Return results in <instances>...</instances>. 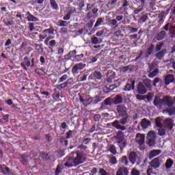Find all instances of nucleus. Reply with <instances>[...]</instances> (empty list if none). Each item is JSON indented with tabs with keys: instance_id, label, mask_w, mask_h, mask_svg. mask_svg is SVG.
Here are the masks:
<instances>
[{
	"instance_id": "nucleus-48",
	"label": "nucleus",
	"mask_w": 175,
	"mask_h": 175,
	"mask_svg": "<svg viewBox=\"0 0 175 175\" xmlns=\"http://www.w3.org/2000/svg\"><path fill=\"white\" fill-rule=\"evenodd\" d=\"M148 20V16L144 15L143 16H141L139 19V24H143L144 23H146Z\"/></svg>"
},
{
	"instance_id": "nucleus-1",
	"label": "nucleus",
	"mask_w": 175,
	"mask_h": 175,
	"mask_svg": "<svg viewBox=\"0 0 175 175\" xmlns=\"http://www.w3.org/2000/svg\"><path fill=\"white\" fill-rule=\"evenodd\" d=\"M116 111L121 118L120 120H115L112 122V126L116 129H120V131H125L126 128L124 126L128 122V118L129 115L128 114V108L124 104L119 105L116 107Z\"/></svg>"
},
{
	"instance_id": "nucleus-22",
	"label": "nucleus",
	"mask_w": 175,
	"mask_h": 175,
	"mask_svg": "<svg viewBox=\"0 0 175 175\" xmlns=\"http://www.w3.org/2000/svg\"><path fill=\"white\" fill-rule=\"evenodd\" d=\"M120 165H123V166H129V161H128V157L123 156L119 159Z\"/></svg>"
},
{
	"instance_id": "nucleus-28",
	"label": "nucleus",
	"mask_w": 175,
	"mask_h": 175,
	"mask_svg": "<svg viewBox=\"0 0 175 175\" xmlns=\"http://www.w3.org/2000/svg\"><path fill=\"white\" fill-rule=\"evenodd\" d=\"M50 5L52 10H59V7H58V3L55 0H50Z\"/></svg>"
},
{
	"instance_id": "nucleus-58",
	"label": "nucleus",
	"mask_w": 175,
	"mask_h": 175,
	"mask_svg": "<svg viewBox=\"0 0 175 175\" xmlns=\"http://www.w3.org/2000/svg\"><path fill=\"white\" fill-rule=\"evenodd\" d=\"M29 157V156L22 155L21 158L22 163L23 164L27 163V162H28Z\"/></svg>"
},
{
	"instance_id": "nucleus-38",
	"label": "nucleus",
	"mask_w": 175,
	"mask_h": 175,
	"mask_svg": "<svg viewBox=\"0 0 175 175\" xmlns=\"http://www.w3.org/2000/svg\"><path fill=\"white\" fill-rule=\"evenodd\" d=\"M55 31V29H45L44 30H43L42 33H49V35H55V33H54Z\"/></svg>"
},
{
	"instance_id": "nucleus-49",
	"label": "nucleus",
	"mask_w": 175,
	"mask_h": 175,
	"mask_svg": "<svg viewBox=\"0 0 175 175\" xmlns=\"http://www.w3.org/2000/svg\"><path fill=\"white\" fill-rule=\"evenodd\" d=\"M158 131H159V133H158L159 136H165V135H166V130H165V129L161 127L159 129Z\"/></svg>"
},
{
	"instance_id": "nucleus-25",
	"label": "nucleus",
	"mask_w": 175,
	"mask_h": 175,
	"mask_svg": "<svg viewBox=\"0 0 175 175\" xmlns=\"http://www.w3.org/2000/svg\"><path fill=\"white\" fill-rule=\"evenodd\" d=\"M166 53H167V50L166 49H163L162 51H159L156 55L155 57L159 59H162L165 55H166Z\"/></svg>"
},
{
	"instance_id": "nucleus-32",
	"label": "nucleus",
	"mask_w": 175,
	"mask_h": 175,
	"mask_svg": "<svg viewBox=\"0 0 175 175\" xmlns=\"http://www.w3.org/2000/svg\"><path fill=\"white\" fill-rule=\"evenodd\" d=\"M159 73V70L158 68H156L153 71H151L149 72L148 77H150V79H154L155 76H158V74Z\"/></svg>"
},
{
	"instance_id": "nucleus-15",
	"label": "nucleus",
	"mask_w": 175,
	"mask_h": 175,
	"mask_svg": "<svg viewBox=\"0 0 175 175\" xmlns=\"http://www.w3.org/2000/svg\"><path fill=\"white\" fill-rule=\"evenodd\" d=\"M0 173L4 175H11L10 168L5 165H0Z\"/></svg>"
},
{
	"instance_id": "nucleus-8",
	"label": "nucleus",
	"mask_w": 175,
	"mask_h": 175,
	"mask_svg": "<svg viewBox=\"0 0 175 175\" xmlns=\"http://www.w3.org/2000/svg\"><path fill=\"white\" fill-rule=\"evenodd\" d=\"M125 29L128 33H136V32L139 31V27H135V23H131V25L125 27Z\"/></svg>"
},
{
	"instance_id": "nucleus-9",
	"label": "nucleus",
	"mask_w": 175,
	"mask_h": 175,
	"mask_svg": "<svg viewBox=\"0 0 175 175\" xmlns=\"http://www.w3.org/2000/svg\"><path fill=\"white\" fill-rule=\"evenodd\" d=\"M84 69V64L81 63L77 64L75 66L72 67V75H79L80 70H83Z\"/></svg>"
},
{
	"instance_id": "nucleus-26",
	"label": "nucleus",
	"mask_w": 175,
	"mask_h": 175,
	"mask_svg": "<svg viewBox=\"0 0 175 175\" xmlns=\"http://www.w3.org/2000/svg\"><path fill=\"white\" fill-rule=\"evenodd\" d=\"M27 16V21H34L36 23V21H39V18H36V16L31 14L29 11L27 12V14L25 15Z\"/></svg>"
},
{
	"instance_id": "nucleus-61",
	"label": "nucleus",
	"mask_w": 175,
	"mask_h": 175,
	"mask_svg": "<svg viewBox=\"0 0 175 175\" xmlns=\"http://www.w3.org/2000/svg\"><path fill=\"white\" fill-rule=\"evenodd\" d=\"M68 79V75H62L59 79V83H64V81H65V80H66Z\"/></svg>"
},
{
	"instance_id": "nucleus-40",
	"label": "nucleus",
	"mask_w": 175,
	"mask_h": 175,
	"mask_svg": "<svg viewBox=\"0 0 175 175\" xmlns=\"http://www.w3.org/2000/svg\"><path fill=\"white\" fill-rule=\"evenodd\" d=\"M40 95H43L44 99H50V92L40 90Z\"/></svg>"
},
{
	"instance_id": "nucleus-5",
	"label": "nucleus",
	"mask_w": 175,
	"mask_h": 175,
	"mask_svg": "<svg viewBox=\"0 0 175 175\" xmlns=\"http://www.w3.org/2000/svg\"><path fill=\"white\" fill-rule=\"evenodd\" d=\"M135 84H136L135 80H130L127 81V83L123 88V91L129 92L130 91H133L135 90Z\"/></svg>"
},
{
	"instance_id": "nucleus-4",
	"label": "nucleus",
	"mask_w": 175,
	"mask_h": 175,
	"mask_svg": "<svg viewBox=\"0 0 175 175\" xmlns=\"http://www.w3.org/2000/svg\"><path fill=\"white\" fill-rule=\"evenodd\" d=\"M164 97L161 98V96H155L153 100V105L158 109H162V107L164 106Z\"/></svg>"
},
{
	"instance_id": "nucleus-35",
	"label": "nucleus",
	"mask_w": 175,
	"mask_h": 175,
	"mask_svg": "<svg viewBox=\"0 0 175 175\" xmlns=\"http://www.w3.org/2000/svg\"><path fill=\"white\" fill-rule=\"evenodd\" d=\"M12 16H14L16 14V18H19L21 21H23V18L24 17V14H23V12H12Z\"/></svg>"
},
{
	"instance_id": "nucleus-18",
	"label": "nucleus",
	"mask_w": 175,
	"mask_h": 175,
	"mask_svg": "<svg viewBox=\"0 0 175 175\" xmlns=\"http://www.w3.org/2000/svg\"><path fill=\"white\" fill-rule=\"evenodd\" d=\"M154 49H155V45L154 44H152L148 47L147 51L145 54L146 58H150L151 56V54L154 53Z\"/></svg>"
},
{
	"instance_id": "nucleus-13",
	"label": "nucleus",
	"mask_w": 175,
	"mask_h": 175,
	"mask_svg": "<svg viewBox=\"0 0 175 175\" xmlns=\"http://www.w3.org/2000/svg\"><path fill=\"white\" fill-rule=\"evenodd\" d=\"M116 175H128L129 174V170L126 167H120L117 170Z\"/></svg>"
},
{
	"instance_id": "nucleus-7",
	"label": "nucleus",
	"mask_w": 175,
	"mask_h": 175,
	"mask_svg": "<svg viewBox=\"0 0 175 175\" xmlns=\"http://www.w3.org/2000/svg\"><path fill=\"white\" fill-rule=\"evenodd\" d=\"M137 90L138 94H139L140 95H144V94L147 93V85L144 84L142 82H139L138 83Z\"/></svg>"
},
{
	"instance_id": "nucleus-23",
	"label": "nucleus",
	"mask_w": 175,
	"mask_h": 175,
	"mask_svg": "<svg viewBox=\"0 0 175 175\" xmlns=\"http://www.w3.org/2000/svg\"><path fill=\"white\" fill-rule=\"evenodd\" d=\"M166 34L167 33L166 31H165V30L161 31L157 34V36H156L157 40H158L159 42L161 40H163V39H165V36H166Z\"/></svg>"
},
{
	"instance_id": "nucleus-16",
	"label": "nucleus",
	"mask_w": 175,
	"mask_h": 175,
	"mask_svg": "<svg viewBox=\"0 0 175 175\" xmlns=\"http://www.w3.org/2000/svg\"><path fill=\"white\" fill-rule=\"evenodd\" d=\"M129 159L132 165H135L136 159H137V153L136 152H131L129 155Z\"/></svg>"
},
{
	"instance_id": "nucleus-39",
	"label": "nucleus",
	"mask_w": 175,
	"mask_h": 175,
	"mask_svg": "<svg viewBox=\"0 0 175 175\" xmlns=\"http://www.w3.org/2000/svg\"><path fill=\"white\" fill-rule=\"evenodd\" d=\"M154 98V93L149 92L147 94V95H145V99H147L148 102L150 103L151 100H152V98Z\"/></svg>"
},
{
	"instance_id": "nucleus-31",
	"label": "nucleus",
	"mask_w": 175,
	"mask_h": 175,
	"mask_svg": "<svg viewBox=\"0 0 175 175\" xmlns=\"http://www.w3.org/2000/svg\"><path fill=\"white\" fill-rule=\"evenodd\" d=\"M104 23H105V18H97L96 22L94 25V28H98V27H100V25H103Z\"/></svg>"
},
{
	"instance_id": "nucleus-21",
	"label": "nucleus",
	"mask_w": 175,
	"mask_h": 175,
	"mask_svg": "<svg viewBox=\"0 0 175 175\" xmlns=\"http://www.w3.org/2000/svg\"><path fill=\"white\" fill-rule=\"evenodd\" d=\"M151 125V121L148 120L147 118H144L141 122V126L142 129H147Z\"/></svg>"
},
{
	"instance_id": "nucleus-57",
	"label": "nucleus",
	"mask_w": 175,
	"mask_h": 175,
	"mask_svg": "<svg viewBox=\"0 0 175 175\" xmlns=\"http://www.w3.org/2000/svg\"><path fill=\"white\" fill-rule=\"evenodd\" d=\"M148 144L149 147H152V146L155 145V139H154V138L148 139Z\"/></svg>"
},
{
	"instance_id": "nucleus-10",
	"label": "nucleus",
	"mask_w": 175,
	"mask_h": 175,
	"mask_svg": "<svg viewBox=\"0 0 175 175\" xmlns=\"http://www.w3.org/2000/svg\"><path fill=\"white\" fill-rule=\"evenodd\" d=\"M21 66L24 70H25L26 72H28V68L31 66V60H29V58H28V57L26 56L23 58V62L21 64Z\"/></svg>"
},
{
	"instance_id": "nucleus-14",
	"label": "nucleus",
	"mask_w": 175,
	"mask_h": 175,
	"mask_svg": "<svg viewBox=\"0 0 175 175\" xmlns=\"http://www.w3.org/2000/svg\"><path fill=\"white\" fill-rule=\"evenodd\" d=\"M166 105L167 107H172L174 105V100H172L171 97L165 96H164V106Z\"/></svg>"
},
{
	"instance_id": "nucleus-24",
	"label": "nucleus",
	"mask_w": 175,
	"mask_h": 175,
	"mask_svg": "<svg viewBox=\"0 0 175 175\" xmlns=\"http://www.w3.org/2000/svg\"><path fill=\"white\" fill-rule=\"evenodd\" d=\"M113 99L114 105H121L122 103V96L118 94Z\"/></svg>"
},
{
	"instance_id": "nucleus-37",
	"label": "nucleus",
	"mask_w": 175,
	"mask_h": 175,
	"mask_svg": "<svg viewBox=\"0 0 175 175\" xmlns=\"http://www.w3.org/2000/svg\"><path fill=\"white\" fill-rule=\"evenodd\" d=\"M114 103L113 101V98L108 97L104 100V105L105 106H111Z\"/></svg>"
},
{
	"instance_id": "nucleus-33",
	"label": "nucleus",
	"mask_w": 175,
	"mask_h": 175,
	"mask_svg": "<svg viewBox=\"0 0 175 175\" xmlns=\"http://www.w3.org/2000/svg\"><path fill=\"white\" fill-rule=\"evenodd\" d=\"M173 163H174V161H173V160L171 158L167 159L165 161V167L167 169H170V167L173 166Z\"/></svg>"
},
{
	"instance_id": "nucleus-41",
	"label": "nucleus",
	"mask_w": 175,
	"mask_h": 175,
	"mask_svg": "<svg viewBox=\"0 0 175 175\" xmlns=\"http://www.w3.org/2000/svg\"><path fill=\"white\" fill-rule=\"evenodd\" d=\"M107 76L112 80H114V78L116 77V72H113L111 70H109L107 72Z\"/></svg>"
},
{
	"instance_id": "nucleus-20",
	"label": "nucleus",
	"mask_w": 175,
	"mask_h": 175,
	"mask_svg": "<svg viewBox=\"0 0 175 175\" xmlns=\"http://www.w3.org/2000/svg\"><path fill=\"white\" fill-rule=\"evenodd\" d=\"M161 150H152L149 152L148 158L149 159H152V158H155V157H158L159 154H161Z\"/></svg>"
},
{
	"instance_id": "nucleus-54",
	"label": "nucleus",
	"mask_w": 175,
	"mask_h": 175,
	"mask_svg": "<svg viewBox=\"0 0 175 175\" xmlns=\"http://www.w3.org/2000/svg\"><path fill=\"white\" fill-rule=\"evenodd\" d=\"M36 49L39 54L43 53V48L39 44H36Z\"/></svg>"
},
{
	"instance_id": "nucleus-59",
	"label": "nucleus",
	"mask_w": 175,
	"mask_h": 175,
	"mask_svg": "<svg viewBox=\"0 0 175 175\" xmlns=\"http://www.w3.org/2000/svg\"><path fill=\"white\" fill-rule=\"evenodd\" d=\"M61 172H62V168L61 167L60 165H58L56 167L55 171V175H59V173H61Z\"/></svg>"
},
{
	"instance_id": "nucleus-43",
	"label": "nucleus",
	"mask_w": 175,
	"mask_h": 175,
	"mask_svg": "<svg viewBox=\"0 0 175 175\" xmlns=\"http://www.w3.org/2000/svg\"><path fill=\"white\" fill-rule=\"evenodd\" d=\"M145 7H142V5H139L138 8H135L133 11V14H140V12L144 9Z\"/></svg>"
},
{
	"instance_id": "nucleus-12",
	"label": "nucleus",
	"mask_w": 175,
	"mask_h": 175,
	"mask_svg": "<svg viewBox=\"0 0 175 175\" xmlns=\"http://www.w3.org/2000/svg\"><path fill=\"white\" fill-rule=\"evenodd\" d=\"M174 75L173 74H168L164 79L165 85H169L171 83H174Z\"/></svg>"
},
{
	"instance_id": "nucleus-52",
	"label": "nucleus",
	"mask_w": 175,
	"mask_h": 175,
	"mask_svg": "<svg viewBox=\"0 0 175 175\" xmlns=\"http://www.w3.org/2000/svg\"><path fill=\"white\" fill-rule=\"evenodd\" d=\"M4 23L6 27H9V25H13L14 24V21L13 20H4Z\"/></svg>"
},
{
	"instance_id": "nucleus-19",
	"label": "nucleus",
	"mask_w": 175,
	"mask_h": 175,
	"mask_svg": "<svg viewBox=\"0 0 175 175\" xmlns=\"http://www.w3.org/2000/svg\"><path fill=\"white\" fill-rule=\"evenodd\" d=\"M79 100L84 106H88V105L92 103V101L94 100V98L92 97L88 98H83V97L79 98Z\"/></svg>"
},
{
	"instance_id": "nucleus-29",
	"label": "nucleus",
	"mask_w": 175,
	"mask_h": 175,
	"mask_svg": "<svg viewBox=\"0 0 175 175\" xmlns=\"http://www.w3.org/2000/svg\"><path fill=\"white\" fill-rule=\"evenodd\" d=\"M163 111L167 113L169 116H174V114H175V107H168V108L164 109Z\"/></svg>"
},
{
	"instance_id": "nucleus-55",
	"label": "nucleus",
	"mask_w": 175,
	"mask_h": 175,
	"mask_svg": "<svg viewBox=\"0 0 175 175\" xmlns=\"http://www.w3.org/2000/svg\"><path fill=\"white\" fill-rule=\"evenodd\" d=\"M173 25H170V23H167L166 25H165L162 29H163L165 31H170V27H172Z\"/></svg>"
},
{
	"instance_id": "nucleus-51",
	"label": "nucleus",
	"mask_w": 175,
	"mask_h": 175,
	"mask_svg": "<svg viewBox=\"0 0 175 175\" xmlns=\"http://www.w3.org/2000/svg\"><path fill=\"white\" fill-rule=\"evenodd\" d=\"M35 73L39 75L40 76H42L43 75H44L45 72L44 70L42 68H38L35 70Z\"/></svg>"
},
{
	"instance_id": "nucleus-45",
	"label": "nucleus",
	"mask_w": 175,
	"mask_h": 175,
	"mask_svg": "<svg viewBox=\"0 0 175 175\" xmlns=\"http://www.w3.org/2000/svg\"><path fill=\"white\" fill-rule=\"evenodd\" d=\"M109 163H111L112 165H117V157L114 156H110Z\"/></svg>"
},
{
	"instance_id": "nucleus-62",
	"label": "nucleus",
	"mask_w": 175,
	"mask_h": 175,
	"mask_svg": "<svg viewBox=\"0 0 175 175\" xmlns=\"http://www.w3.org/2000/svg\"><path fill=\"white\" fill-rule=\"evenodd\" d=\"M59 27H68V22L65 21H59Z\"/></svg>"
},
{
	"instance_id": "nucleus-6",
	"label": "nucleus",
	"mask_w": 175,
	"mask_h": 175,
	"mask_svg": "<svg viewBox=\"0 0 175 175\" xmlns=\"http://www.w3.org/2000/svg\"><path fill=\"white\" fill-rule=\"evenodd\" d=\"M102 79V73L99 71L94 70L92 74L88 77V80H101Z\"/></svg>"
},
{
	"instance_id": "nucleus-63",
	"label": "nucleus",
	"mask_w": 175,
	"mask_h": 175,
	"mask_svg": "<svg viewBox=\"0 0 175 175\" xmlns=\"http://www.w3.org/2000/svg\"><path fill=\"white\" fill-rule=\"evenodd\" d=\"M131 175H140V171L136 169H133L131 171Z\"/></svg>"
},
{
	"instance_id": "nucleus-60",
	"label": "nucleus",
	"mask_w": 175,
	"mask_h": 175,
	"mask_svg": "<svg viewBox=\"0 0 175 175\" xmlns=\"http://www.w3.org/2000/svg\"><path fill=\"white\" fill-rule=\"evenodd\" d=\"M92 44H99V40L96 37H93L91 38Z\"/></svg>"
},
{
	"instance_id": "nucleus-2",
	"label": "nucleus",
	"mask_w": 175,
	"mask_h": 175,
	"mask_svg": "<svg viewBox=\"0 0 175 175\" xmlns=\"http://www.w3.org/2000/svg\"><path fill=\"white\" fill-rule=\"evenodd\" d=\"M64 59L66 61H73L74 62H81L84 59V55L79 53L76 49L70 51L68 54L64 55Z\"/></svg>"
},
{
	"instance_id": "nucleus-3",
	"label": "nucleus",
	"mask_w": 175,
	"mask_h": 175,
	"mask_svg": "<svg viewBox=\"0 0 175 175\" xmlns=\"http://www.w3.org/2000/svg\"><path fill=\"white\" fill-rule=\"evenodd\" d=\"M77 157L73 159L74 166H78L85 162V154L83 151H77L76 152Z\"/></svg>"
},
{
	"instance_id": "nucleus-50",
	"label": "nucleus",
	"mask_w": 175,
	"mask_h": 175,
	"mask_svg": "<svg viewBox=\"0 0 175 175\" xmlns=\"http://www.w3.org/2000/svg\"><path fill=\"white\" fill-rule=\"evenodd\" d=\"M148 137H150V139H155L157 137V135L155 134V131H150L148 133Z\"/></svg>"
},
{
	"instance_id": "nucleus-46",
	"label": "nucleus",
	"mask_w": 175,
	"mask_h": 175,
	"mask_svg": "<svg viewBox=\"0 0 175 175\" xmlns=\"http://www.w3.org/2000/svg\"><path fill=\"white\" fill-rule=\"evenodd\" d=\"M109 152H111V154H113V155H116V154H117V149L116 148V146L111 145L109 147Z\"/></svg>"
},
{
	"instance_id": "nucleus-11",
	"label": "nucleus",
	"mask_w": 175,
	"mask_h": 175,
	"mask_svg": "<svg viewBox=\"0 0 175 175\" xmlns=\"http://www.w3.org/2000/svg\"><path fill=\"white\" fill-rule=\"evenodd\" d=\"M149 165L150 167L153 169H158L161 166V161H159V157L153 159L150 163Z\"/></svg>"
},
{
	"instance_id": "nucleus-27",
	"label": "nucleus",
	"mask_w": 175,
	"mask_h": 175,
	"mask_svg": "<svg viewBox=\"0 0 175 175\" xmlns=\"http://www.w3.org/2000/svg\"><path fill=\"white\" fill-rule=\"evenodd\" d=\"M44 2V0H31L29 1V3L32 6H37L38 5H40V6H43Z\"/></svg>"
},
{
	"instance_id": "nucleus-56",
	"label": "nucleus",
	"mask_w": 175,
	"mask_h": 175,
	"mask_svg": "<svg viewBox=\"0 0 175 175\" xmlns=\"http://www.w3.org/2000/svg\"><path fill=\"white\" fill-rule=\"evenodd\" d=\"M94 6H95L94 3H88L85 12H90V10H91V9H94Z\"/></svg>"
},
{
	"instance_id": "nucleus-64",
	"label": "nucleus",
	"mask_w": 175,
	"mask_h": 175,
	"mask_svg": "<svg viewBox=\"0 0 175 175\" xmlns=\"http://www.w3.org/2000/svg\"><path fill=\"white\" fill-rule=\"evenodd\" d=\"M99 174H100V175H110V174H109L108 172H106V171L105 170V169H103V168L100 169V170H99Z\"/></svg>"
},
{
	"instance_id": "nucleus-47",
	"label": "nucleus",
	"mask_w": 175,
	"mask_h": 175,
	"mask_svg": "<svg viewBox=\"0 0 175 175\" xmlns=\"http://www.w3.org/2000/svg\"><path fill=\"white\" fill-rule=\"evenodd\" d=\"M59 142L63 146H66H66H68V144H69V142L68 141V139H66L65 138L59 139Z\"/></svg>"
},
{
	"instance_id": "nucleus-36",
	"label": "nucleus",
	"mask_w": 175,
	"mask_h": 175,
	"mask_svg": "<svg viewBox=\"0 0 175 175\" xmlns=\"http://www.w3.org/2000/svg\"><path fill=\"white\" fill-rule=\"evenodd\" d=\"M154 121L157 128H162V118L161 117L156 118Z\"/></svg>"
},
{
	"instance_id": "nucleus-34",
	"label": "nucleus",
	"mask_w": 175,
	"mask_h": 175,
	"mask_svg": "<svg viewBox=\"0 0 175 175\" xmlns=\"http://www.w3.org/2000/svg\"><path fill=\"white\" fill-rule=\"evenodd\" d=\"M105 99V97L103 96H96L95 97L93 98V103L96 105V103H99V102H102V100Z\"/></svg>"
},
{
	"instance_id": "nucleus-44",
	"label": "nucleus",
	"mask_w": 175,
	"mask_h": 175,
	"mask_svg": "<svg viewBox=\"0 0 175 175\" xmlns=\"http://www.w3.org/2000/svg\"><path fill=\"white\" fill-rule=\"evenodd\" d=\"M70 161H73V158L68 157V161L64 163V166H66L67 167H72L73 166V163H70Z\"/></svg>"
},
{
	"instance_id": "nucleus-53",
	"label": "nucleus",
	"mask_w": 175,
	"mask_h": 175,
	"mask_svg": "<svg viewBox=\"0 0 175 175\" xmlns=\"http://www.w3.org/2000/svg\"><path fill=\"white\" fill-rule=\"evenodd\" d=\"M165 124L167 126H169V128H170V129L173 128V122H172V119H167L165 120Z\"/></svg>"
},
{
	"instance_id": "nucleus-42",
	"label": "nucleus",
	"mask_w": 175,
	"mask_h": 175,
	"mask_svg": "<svg viewBox=\"0 0 175 175\" xmlns=\"http://www.w3.org/2000/svg\"><path fill=\"white\" fill-rule=\"evenodd\" d=\"M170 38H175V26L172 25L170 27Z\"/></svg>"
},
{
	"instance_id": "nucleus-30",
	"label": "nucleus",
	"mask_w": 175,
	"mask_h": 175,
	"mask_svg": "<svg viewBox=\"0 0 175 175\" xmlns=\"http://www.w3.org/2000/svg\"><path fill=\"white\" fill-rule=\"evenodd\" d=\"M117 88V85L116 84L110 85L108 88L107 87L104 92L106 94H109V92H111V91H114Z\"/></svg>"
},
{
	"instance_id": "nucleus-17",
	"label": "nucleus",
	"mask_w": 175,
	"mask_h": 175,
	"mask_svg": "<svg viewBox=\"0 0 175 175\" xmlns=\"http://www.w3.org/2000/svg\"><path fill=\"white\" fill-rule=\"evenodd\" d=\"M136 137L137 139H139L137 140V144L139 146H143V144H144V141L146 140V135H144V134L137 133L136 135Z\"/></svg>"
}]
</instances>
